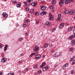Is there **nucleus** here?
Segmentation results:
<instances>
[{"mask_svg":"<svg viewBox=\"0 0 75 75\" xmlns=\"http://www.w3.org/2000/svg\"><path fill=\"white\" fill-rule=\"evenodd\" d=\"M60 55H61V53L60 52H58L57 53H56L53 55V57H59Z\"/></svg>","mask_w":75,"mask_h":75,"instance_id":"obj_1","label":"nucleus"},{"mask_svg":"<svg viewBox=\"0 0 75 75\" xmlns=\"http://www.w3.org/2000/svg\"><path fill=\"white\" fill-rule=\"evenodd\" d=\"M33 50L34 52H36L38 50H39V48H38V45H36L33 48Z\"/></svg>","mask_w":75,"mask_h":75,"instance_id":"obj_2","label":"nucleus"},{"mask_svg":"<svg viewBox=\"0 0 75 75\" xmlns=\"http://www.w3.org/2000/svg\"><path fill=\"white\" fill-rule=\"evenodd\" d=\"M49 20H54V16H53L51 13L49 14Z\"/></svg>","mask_w":75,"mask_h":75,"instance_id":"obj_3","label":"nucleus"},{"mask_svg":"<svg viewBox=\"0 0 75 75\" xmlns=\"http://www.w3.org/2000/svg\"><path fill=\"white\" fill-rule=\"evenodd\" d=\"M61 14H59L57 17V21H62V19H61Z\"/></svg>","mask_w":75,"mask_h":75,"instance_id":"obj_4","label":"nucleus"},{"mask_svg":"<svg viewBox=\"0 0 75 75\" xmlns=\"http://www.w3.org/2000/svg\"><path fill=\"white\" fill-rule=\"evenodd\" d=\"M3 16L4 17H5V18H7L8 17V14L7 13L4 12L3 13Z\"/></svg>","mask_w":75,"mask_h":75,"instance_id":"obj_5","label":"nucleus"},{"mask_svg":"<svg viewBox=\"0 0 75 75\" xmlns=\"http://www.w3.org/2000/svg\"><path fill=\"white\" fill-rule=\"evenodd\" d=\"M68 64L67 63L65 64L64 66H63L62 69L64 70H65L66 69V68L68 67Z\"/></svg>","mask_w":75,"mask_h":75,"instance_id":"obj_6","label":"nucleus"},{"mask_svg":"<svg viewBox=\"0 0 75 75\" xmlns=\"http://www.w3.org/2000/svg\"><path fill=\"white\" fill-rule=\"evenodd\" d=\"M8 47V45H6L4 47V51H6Z\"/></svg>","mask_w":75,"mask_h":75,"instance_id":"obj_7","label":"nucleus"},{"mask_svg":"<svg viewBox=\"0 0 75 75\" xmlns=\"http://www.w3.org/2000/svg\"><path fill=\"white\" fill-rule=\"evenodd\" d=\"M59 4L60 6H63V4H64V3H65V1H59Z\"/></svg>","mask_w":75,"mask_h":75,"instance_id":"obj_8","label":"nucleus"},{"mask_svg":"<svg viewBox=\"0 0 75 75\" xmlns=\"http://www.w3.org/2000/svg\"><path fill=\"white\" fill-rule=\"evenodd\" d=\"M64 23H62L60 24V26H59V28L60 29L64 27Z\"/></svg>","mask_w":75,"mask_h":75,"instance_id":"obj_9","label":"nucleus"},{"mask_svg":"<svg viewBox=\"0 0 75 75\" xmlns=\"http://www.w3.org/2000/svg\"><path fill=\"white\" fill-rule=\"evenodd\" d=\"M40 57L41 55L40 54H38L36 56L35 58L36 59H39V58H40Z\"/></svg>","mask_w":75,"mask_h":75,"instance_id":"obj_10","label":"nucleus"},{"mask_svg":"<svg viewBox=\"0 0 75 75\" xmlns=\"http://www.w3.org/2000/svg\"><path fill=\"white\" fill-rule=\"evenodd\" d=\"M37 2L36 1L35 2H33L32 3L31 5V6H35L36 5H37Z\"/></svg>","mask_w":75,"mask_h":75,"instance_id":"obj_11","label":"nucleus"},{"mask_svg":"<svg viewBox=\"0 0 75 75\" xmlns=\"http://www.w3.org/2000/svg\"><path fill=\"white\" fill-rule=\"evenodd\" d=\"M7 61V59L6 58H4L1 59V62H5Z\"/></svg>","mask_w":75,"mask_h":75,"instance_id":"obj_12","label":"nucleus"},{"mask_svg":"<svg viewBox=\"0 0 75 75\" xmlns=\"http://www.w3.org/2000/svg\"><path fill=\"white\" fill-rule=\"evenodd\" d=\"M46 8V6H43L41 8V10H44Z\"/></svg>","mask_w":75,"mask_h":75,"instance_id":"obj_13","label":"nucleus"},{"mask_svg":"<svg viewBox=\"0 0 75 75\" xmlns=\"http://www.w3.org/2000/svg\"><path fill=\"white\" fill-rule=\"evenodd\" d=\"M73 0H65V4H68V3H69L70 1H72Z\"/></svg>","mask_w":75,"mask_h":75,"instance_id":"obj_14","label":"nucleus"},{"mask_svg":"<svg viewBox=\"0 0 75 75\" xmlns=\"http://www.w3.org/2000/svg\"><path fill=\"white\" fill-rule=\"evenodd\" d=\"M21 4L20 2L18 3V4H16V7H17L18 8H19V7H20V6Z\"/></svg>","mask_w":75,"mask_h":75,"instance_id":"obj_15","label":"nucleus"},{"mask_svg":"<svg viewBox=\"0 0 75 75\" xmlns=\"http://www.w3.org/2000/svg\"><path fill=\"white\" fill-rule=\"evenodd\" d=\"M71 45H75V40H73L71 41Z\"/></svg>","mask_w":75,"mask_h":75,"instance_id":"obj_16","label":"nucleus"},{"mask_svg":"<svg viewBox=\"0 0 75 75\" xmlns=\"http://www.w3.org/2000/svg\"><path fill=\"white\" fill-rule=\"evenodd\" d=\"M34 12V10L33 9H31L29 11L30 13H33Z\"/></svg>","mask_w":75,"mask_h":75,"instance_id":"obj_17","label":"nucleus"},{"mask_svg":"<svg viewBox=\"0 0 75 75\" xmlns=\"http://www.w3.org/2000/svg\"><path fill=\"white\" fill-rule=\"evenodd\" d=\"M35 13L36 16H39V13L38 12H35Z\"/></svg>","mask_w":75,"mask_h":75,"instance_id":"obj_18","label":"nucleus"},{"mask_svg":"<svg viewBox=\"0 0 75 75\" xmlns=\"http://www.w3.org/2000/svg\"><path fill=\"white\" fill-rule=\"evenodd\" d=\"M52 4H55L56 3V1L55 0H52Z\"/></svg>","mask_w":75,"mask_h":75,"instance_id":"obj_19","label":"nucleus"},{"mask_svg":"<svg viewBox=\"0 0 75 75\" xmlns=\"http://www.w3.org/2000/svg\"><path fill=\"white\" fill-rule=\"evenodd\" d=\"M73 11L72 10H71L69 11V13H70V15H72L73 14Z\"/></svg>","mask_w":75,"mask_h":75,"instance_id":"obj_20","label":"nucleus"},{"mask_svg":"<svg viewBox=\"0 0 75 75\" xmlns=\"http://www.w3.org/2000/svg\"><path fill=\"white\" fill-rule=\"evenodd\" d=\"M38 64H36L35 66H34L33 68L35 69H36L38 68Z\"/></svg>","mask_w":75,"mask_h":75,"instance_id":"obj_21","label":"nucleus"},{"mask_svg":"<svg viewBox=\"0 0 75 75\" xmlns=\"http://www.w3.org/2000/svg\"><path fill=\"white\" fill-rule=\"evenodd\" d=\"M27 72V71H26V70H23L22 71V74H25V72Z\"/></svg>","mask_w":75,"mask_h":75,"instance_id":"obj_22","label":"nucleus"},{"mask_svg":"<svg viewBox=\"0 0 75 75\" xmlns=\"http://www.w3.org/2000/svg\"><path fill=\"white\" fill-rule=\"evenodd\" d=\"M23 38H20L18 39L19 41H23Z\"/></svg>","mask_w":75,"mask_h":75,"instance_id":"obj_23","label":"nucleus"},{"mask_svg":"<svg viewBox=\"0 0 75 75\" xmlns=\"http://www.w3.org/2000/svg\"><path fill=\"white\" fill-rule=\"evenodd\" d=\"M49 8H50V9H52V8H53V7L51 5H50V6Z\"/></svg>","mask_w":75,"mask_h":75,"instance_id":"obj_24","label":"nucleus"},{"mask_svg":"<svg viewBox=\"0 0 75 75\" xmlns=\"http://www.w3.org/2000/svg\"><path fill=\"white\" fill-rule=\"evenodd\" d=\"M42 70L43 71H45L47 70V69L45 67L42 69Z\"/></svg>","mask_w":75,"mask_h":75,"instance_id":"obj_25","label":"nucleus"},{"mask_svg":"<svg viewBox=\"0 0 75 75\" xmlns=\"http://www.w3.org/2000/svg\"><path fill=\"white\" fill-rule=\"evenodd\" d=\"M68 31H71L72 30V28L71 27H69L68 28Z\"/></svg>","mask_w":75,"mask_h":75,"instance_id":"obj_26","label":"nucleus"},{"mask_svg":"<svg viewBox=\"0 0 75 75\" xmlns=\"http://www.w3.org/2000/svg\"><path fill=\"white\" fill-rule=\"evenodd\" d=\"M69 11L68 10H67L65 11V13L66 14H68V13H69Z\"/></svg>","mask_w":75,"mask_h":75,"instance_id":"obj_27","label":"nucleus"},{"mask_svg":"<svg viewBox=\"0 0 75 75\" xmlns=\"http://www.w3.org/2000/svg\"><path fill=\"white\" fill-rule=\"evenodd\" d=\"M48 46V44H46L45 45V48H47V47Z\"/></svg>","mask_w":75,"mask_h":75,"instance_id":"obj_28","label":"nucleus"},{"mask_svg":"<svg viewBox=\"0 0 75 75\" xmlns=\"http://www.w3.org/2000/svg\"><path fill=\"white\" fill-rule=\"evenodd\" d=\"M42 66H45L46 64L45 62H43L42 63Z\"/></svg>","mask_w":75,"mask_h":75,"instance_id":"obj_29","label":"nucleus"},{"mask_svg":"<svg viewBox=\"0 0 75 75\" xmlns=\"http://www.w3.org/2000/svg\"><path fill=\"white\" fill-rule=\"evenodd\" d=\"M38 72L39 74H41V73L42 72V71H41V70H39L38 71Z\"/></svg>","mask_w":75,"mask_h":75,"instance_id":"obj_30","label":"nucleus"},{"mask_svg":"<svg viewBox=\"0 0 75 75\" xmlns=\"http://www.w3.org/2000/svg\"><path fill=\"white\" fill-rule=\"evenodd\" d=\"M17 1H13V4H15L16 3H17Z\"/></svg>","mask_w":75,"mask_h":75,"instance_id":"obj_31","label":"nucleus"},{"mask_svg":"<svg viewBox=\"0 0 75 75\" xmlns=\"http://www.w3.org/2000/svg\"><path fill=\"white\" fill-rule=\"evenodd\" d=\"M37 53V52H35V53H32L31 54V55H35V54H36Z\"/></svg>","mask_w":75,"mask_h":75,"instance_id":"obj_32","label":"nucleus"},{"mask_svg":"<svg viewBox=\"0 0 75 75\" xmlns=\"http://www.w3.org/2000/svg\"><path fill=\"white\" fill-rule=\"evenodd\" d=\"M14 73L13 72H12L11 73H8V75H14Z\"/></svg>","mask_w":75,"mask_h":75,"instance_id":"obj_33","label":"nucleus"},{"mask_svg":"<svg viewBox=\"0 0 75 75\" xmlns=\"http://www.w3.org/2000/svg\"><path fill=\"white\" fill-rule=\"evenodd\" d=\"M74 50V48H71L69 49V51H72L73 50Z\"/></svg>","mask_w":75,"mask_h":75,"instance_id":"obj_34","label":"nucleus"},{"mask_svg":"<svg viewBox=\"0 0 75 75\" xmlns=\"http://www.w3.org/2000/svg\"><path fill=\"white\" fill-rule=\"evenodd\" d=\"M43 14H45V15L47 14V12L45 11H43Z\"/></svg>","mask_w":75,"mask_h":75,"instance_id":"obj_35","label":"nucleus"},{"mask_svg":"<svg viewBox=\"0 0 75 75\" xmlns=\"http://www.w3.org/2000/svg\"><path fill=\"white\" fill-rule=\"evenodd\" d=\"M50 24V23H49V22H46L45 23V24L46 25H48V24Z\"/></svg>","mask_w":75,"mask_h":75,"instance_id":"obj_36","label":"nucleus"},{"mask_svg":"<svg viewBox=\"0 0 75 75\" xmlns=\"http://www.w3.org/2000/svg\"><path fill=\"white\" fill-rule=\"evenodd\" d=\"M69 40H72V38L70 36L69 37Z\"/></svg>","mask_w":75,"mask_h":75,"instance_id":"obj_37","label":"nucleus"},{"mask_svg":"<svg viewBox=\"0 0 75 75\" xmlns=\"http://www.w3.org/2000/svg\"><path fill=\"white\" fill-rule=\"evenodd\" d=\"M74 64H75V60H74V61L71 64L72 65H74Z\"/></svg>","mask_w":75,"mask_h":75,"instance_id":"obj_38","label":"nucleus"},{"mask_svg":"<svg viewBox=\"0 0 75 75\" xmlns=\"http://www.w3.org/2000/svg\"><path fill=\"white\" fill-rule=\"evenodd\" d=\"M25 9L26 11H28V10H29V8H25Z\"/></svg>","mask_w":75,"mask_h":75,"instance_id":"obj_39","label":"nucleus"},{"mask_svg":"<svg viewBox=\"0 0 75 75\" xmlns=\"http://www.w3.org/2000/svg\"><path fill=\"white\" fill-rule=\"evenodd\" d=\"M40 15L41 16H44V13H43V12H42L40 13Z\"/></svg>","mask_w":75,"mask_h":75,"instance_id":"obj_40","label":"nucleus"},{"mask_svg":"<svg viewBox=\"0 0 75 75\" xmlns=\"http://www.w3.org/2000/svg\"><path fill=\"white\" fill-rule=\"evenodd\" d=\"M25 70H26V71H28V68H26L25 69Z\"/></svg>","mask_w":75,"mask_h":75,"instance_id":"obj_41","label":"nucleus"},{"mask_svg":"<svg viewBox=\"0 0 75 75\" xmlns=\"http://www.w3.org/2000/svg\"><path fill=\"white\" fill-rule=\"evenodd\" d=\"M3 75V73L2 72H0V75Z\"/></svg>","mask_w":75,"mask_h":75,"instance_id":"obj_42","label":"nucleus"},{"mask_svg":"<svg viewBox=\"0 0 75 75\" xmlns=\"http://www.w3.org/2000/svg\"><path fill=\"white\" fill-rule=\"evenodd\" d=\"M27 2H30L31 1V0H27Z\"/></svg>","mask_w":75,"mask_h":75,"instance_id":"obj_43","label":"nucleus"},{"mask_svg":"<svg viewBox=\"0 0 75 75\" xmlns=\"http://www.w3.org/2000/svg\"><path fill=\"white\" fill-rule=\"evenodd\" d=\"M55 30H56V28H54L52 30V32H54Z\"/></svg>","mask_w":75,"mask_h":75,"instance_id":"obj_44","label":"nucleus"},{"mask_svg":"<svg viewBox=\"0 0 75 75\" xmlns=\"http://www.w3.org/2000/svg\"><path fill=\"white\" fill-rule=\"evenodd\" d=\"M73 59H74L72 57L70 59V61H72V60H73Z\"/></svg>","mask_w":75,"mask_h":75,"instance_id":"obj_45","label":"nucleus"},{"mask_svg":"<svg viewBox=\"0 0 75 75\" xmlns=\"http://www.w3.org/2000/svg\"><path fill=\"white\" fill-rule=\"evenodd\" d=\"M3 48V46L1 45H0V49L1 48Z\"/></svg>","mask_w":75,"mask_h":75,"instance_id":"obj_46","label":"nucleus"},{"mask_svg":"<svg viewBox=\"0 0 75 75\" xmlns=\"http://www.w3.org/2000/svg\"><path fill=\"white\" fill-rule=\"evenodd\" d=\"M24 3L25 4H27V2L26 1H24Z\"/></svg>","mask_w":75,"mask_h":75,"instance_id":"obj_47","label":"nucleus"},{"mask_svg":"<svg viewBox=\"0 0 75 75\" xmlns=\"http://www.w3.org/2000/svg\"><path fill=\"white\" fill-rule=\"evenodd\" d=\"M39 23V22L38 21H36V24H38Z\"/></svg>","mask_w":75,"mask_h":75,"instance_id":"obj_48","label":"nucleus"},{"mask_svg":"<svg viewBox=\"0 0 75 75\" xmlns=\"http://www.w3.org/2000/svg\"><path fill=\"white\" fill-rule=\"evenodd\" d=\"M23 27H26V25H25V24H23Z\"/></svg>","mask_w":75,"mask_h":75,"instance_id":"obj_49","label":"nucleus"},{"mask_svg":"<svg viewBox=\"0 0 75 75\" xmlns=\"http://www.w3.org/2000/svg\"><path fill=\"white\" fill-rule=\"evenodd\" d=\"M45 67L46 68V69H49V67H48V66H47L46 67Z\"/></svg>","mask_w":75,"mask_h":75,"instance_id":"obj_50","label":"nucleus"},{"mask_svg":"<svg viewBox=\"0 0 75 75\" xmlns=\"http://www.w3.org/2000/svg\"><path fill=\"white\" fill-rule=\"evenodd\" d=\"M40 68H43V66H42V65H40Z\"/></svg>","mask_w":75,"mask_h":75,"instance_id":"obj_51","label":"nucleus"},{"mask_svg":"<svg viewBox=\"0 0 75 75\" xmlns=\"http://www.w3.org/2000/svg\"><path fill=\"white\" fill-rule=\"evenodd\" d=\"M55 52V50H54V49H53V51H51V52Z\"/></svg>","mask_w":75,"mask_h":75,"instance_id":"obj_52","label":"nucleus"},{"mask_svg":"<svg viewBox=\"0 0 75 75\" xmlns=\"http://www.w3.org/2000/svg\"><path fill=\"white\" fill-rule=\"evenodd\" d=\"M26 21L28 23V22H29L30 21V20H29V19H27L26 20Z\"/></svg>","mask_w":75,"mask_h":75,"instance_id":"obj_53","label":"nucleus"},{"mask_svg":"<svg viewBox=\"0 0 75 75\" xmlns=\"http://www.w3.org/2000/svg\"><path fill=\"white\" fill-rule=\"evenodd\" d=\"M49 47H52V44H50V45H49Z\"/></svg>","mask_w":75,"mask_h":75,"instance_id":"obj_54","label":"nucleus"},{"mask_svg":"<svg viewBox=\"0 0 75 75\" xmlns=\"http://www.w3.org/2000/svg\"><path fill=\"white\" fill-rule=\"evenodd\" d=\"M20 62H23V60H21L20 61Z\"/></svg>","mask_w":75,"mask_h":75,"instance_id":"obj_55","label":"nucleus"},{"mask_svg":"<svg viewBox=\"0 0 75 75\" xmlns=\"http://www.w3.org/2000/svg\"><path fill=\"white\" fill-rule=\"evenodd\" d=\"M26 35H28V33H27L25 34Z\"/></svg>","mask_w":75,"mask_h":75,"instance_id":"obj_56","label":"nucleus"},{"mask_svg":"<svg viewBox=\"0 0 75 75\" xmlns=\"http://www.w3.org/2000/svg\"><path fill=\"white\" fill-rule=\"evenodd\" d=\"M57 64H54V67H57Z\"/></svg>","mask_w":75,"mask_h":75,"instance_id":"obj_57","label":"nucleus"},{"mask_svg":"<svg viewBox=\"0 0 75 75\" xmlns=\"http://www.w3.org/2000/svg\"><path fill=\"white\" fill-rule=\"evenodd\" d=\"M71 72L72 74H73V71H71Z\"/></svg>","mask_w":75,"mask_h":75,"instance_id":"obj_58","label":"nucleus"},{"mask_svg":"<svg viewBox=\"0 0 75 75\" xmlns=\"http://www.w3.org/2000/svg\"><path fill=\"white\" fill-rule=\"evenodd\" d=\"M19 25V24H16V27H18Z\"/></svg>","mask_w":75,"mask_h":75,"instance_id":"obj_59","label":"nucleus"},{"mask_svg":"<svg viewBox=\"0 0 75 75\" xmlns=\"http://www.w3.org/2000/svg\"><path fill=\"white\" fill-rule=\"evenodd\" d=\"M74 59H75V56H74L72 57Z\"/></svg>","mask_w":75,"mask_h":75,"instance_id":"obj_60","label":"nucleus"},{"mask_svg":"<svg viewBox=\"0 0 75 75\" xmlns=\"http://www.w3.org/2000/svg\"><path fill=\"white\" fill-rule=\"evenodd\" d=\"M21 56H23V53L21 54Z\"/></svg>","mask_w":75,"mask_h":75,"instance_id":"obj_61","label":"nucleus"},{"mask_svg":"<svg viewBox=\"0 0 75 75\" xmlns=\"http://www.w3.org/2000/svg\"><path fill=\"white\" fill-rule=\"evenodd\" d=\"M25 23H28V22H27V21H26H26H25Z\"/></svg>","mask_w":75,"mask_h":75,"instance_id":"obj_62","label":"nucleus"},{"mask_svg":"<svg viewBox=\"0 0 75 75\" xmlns=\"http://www.w3.org/2000/svg\"><path fill=\"white\" fill-rule=\"evenodd\" d=\"M29 57H30V58H31V57H32V56L31 55H30L29 56Z\"/></svg>","mask_w":75,"mask_h":75,"instance_id":"obj_63","label":"nucleus"},{"mask_svg":"<svg viewBox=\"0 0 75 75\" xmlns=\"http://www.w3.org/2000/svg\"><path fill=\"white\" fill-rule=\"evenodd\" d=\"M66 25H69V24H66Z\"/></svg>","mask_w":75,"mask_h":75,"instance_id":"obj_64","label":"nucleus"}]
</instances>
